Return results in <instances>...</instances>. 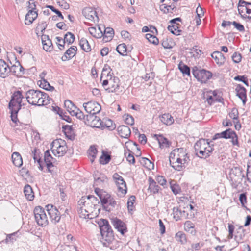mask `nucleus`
<instances>
[{"mask_svg": "<svg viewBox=\"0 0 251 251\" xmlns=\"http://www.w3.org/2000/svg\"><path fill=\"white\" fill-rule=\"evenodd\" d=\"M99 224L101 236L100 241L104 246L108 247L114 239L112 228L106 219H101Z\"/></svg>", "mask_w": 251, "mask_h": 251, "instance_id": "1", "label": "nucleus"}, {"mask_svg": "<svg viewBox=\"0 0 251 251\" xmlns=\"http://www.w3.org/2000/svg\"><path fill=\"white\" fill-rule=\"evenodd\" d=\"M78 211L81 214V217L84 218H89V215L90 213L94 212L96 206L90 201L87 196H83L78 201Z\"/></svg>", "mask_w": 251, "mask_h": 251, "instance_id": "2", "label": "nucleus"}, {"mask_svg": "<svg viewBox=\"0 0 251 251\" xmlns=\"http://www.w3.org/2000/svg\"><path fill=\"white\" fill-rule=\"evenodd\" d=\"M40 90L30 89L25 93V98L27 101L30 104L35 106H44L47 105L48 101L46 102L41 101L42 95Z\"/></svg>", "mask_w": 251, "mask_h": 251, "instance_id": "3", "label": "nucleus"}, {"mask_svg": "<svg viewBox=\"0 0 251 251\" xmlns=\"http://www.w3.org/2000/svg\"><path fill=\"white\" fill-rule=\"evenodd\" d=\"M192 73L194 77L201 83H206L212 76V73L204 69H199L195 66L192 68Z\"/></svg>", "mask_w": 251, "mask_h": 251, "instance_id": "4", "label": "nucleus"}, {"mask_svg": "<svg viewBox=\"0 0 251 251\" xmlns=\"http://www.w3.org/2000/svg\"><path fill=\"white\" fill-rule=\"evenodd\" d=\"M34 214L37 224L41 226H45L48 225L49 222L45 210L39 206L34 209Z\"/></svg>", "mask_w": 251, "mask_h": 251, "instance_id": "5", "label": "nucleus"}, {"mask_svg": "<svg viewBox=\"0 0 251 251\" xmlns=\"http://www.w3.org/2000/svg\"><path fill=\"white\" fill-rule=\"evenodd\" d=\"M112 177L118 187L117 194L118 196L124 197L127 193V189L124 178L117 173L113 175Z\"/></svg>", "mask_w": 251, "mask_h": 251, "instance_id": "6", "label": "nucleus"}, {"mask_svg": "<svg viewBox=\"0 0 251 251\" xmlns=\"http://www.w3.org/2000/svg\"><path fill=\"white\" fill-rule=\"evenodd\" d=\"M24 98L21 91L15 92L11 96V99L8 104V108L21 109L24 104H22V99Z\"/></svg>", "mask_w": 251, "mask_h": 251, "instance_id": "7", "label": "nucleus"}, {"mask_svg": "<svg viewBox=\"0 0 251 251\" xmlns=\"http://www.w3.org/2000/svg\"><path fill=\"white\" fill-rule=\"evenodd\" d=\"M46 210L48 212L51 222L56 224L60 220V213L57 208L52 204H48L46 206Z\"/></svg>", "mask_w": 251, "mask_h": 251, "instance_id": "8", "label": "nucleus"}, {"mask_svg": "<svg viewBox=\"0 0 251 251\" xmlns=\"http://www.w3.org/2000/svg\"><path fill=\"white\" fill-rule=\"evenodd\" d=\"M30 5L33 4L34 7H30V9L28 13L26 14L25 24L26 25H30L37 18L38 13L37 11H34L36 9V5L33 0H30L28 2Z\"/></svg>", "mask_w": 251, "mask_h": 251, "instance_id": "9", "label": "nucleus"}, {"mask_svg": "<svg viewBox=\"0 0 251 251\" xmlns=\"http://www.w3.org/2000/svg\"><path fill=\"white\" fill-rule=\"evenodd\" d=\"M209 142V139H200L195 144L194 148L196 155L199 158L202 155L205 154V152L203 151L204 149L207 146V144Z\"/></svg>", "mask_w": 251, "mask_h": 251, "instance_id": "10", "label": "nucleus"}, {"mask_svg": "<svg viewBox=\"0 0 251 251\" xmlns=\"http://www.w3.org/2000/svg\"><path fill=\"white\" fill-rule=\"evenodd\" d=\"M169 157L180 158H183V162L188 163L190 161L189 157L186 152V149L184 148H176L173 150L170 154Z\"/></svg>", "mask_w": 251, "mask_h": 251, "instance_id": "11", "label": "nucleus"}, {"mask_svg": "<svg viewBox=\"0 0 251 251\" xmlns=\"http://www.w3.org/2000/svg\"><path fill=\"white\" fill-rule=\"evenodd\" d=\"M85 122L91 126L103 129V120L96 115H86Z\"/></svg>", "mask_w": 251, "mask_h": 251, "instance_id": "12", "label": "nucleus"}, {"mask_svg": "<svg viewBox=\"0 0 251 251\" xmlns=\"http://www.w3.org/2000/svg\"><path fill=\"white\" fill-rule=\"evenodd\" d=\"M222 138L226 139H231V143L233 145L239 146L238 137L236 133L231 128H228L221 132Z\"/></svg>", "mask_w": 251, "mask_h": 251, "instance_id": "13", "label": "nucleus"}, {"mask_svg": "<svg viewBox=\"0 0 251 251\" xmlns=\"http://www.w3.org/2000/svg\"><path fill=\"white\" fill-rule=\"evenodd\" d=\"M114 227L119 231L121 234L124 235L127 231L126 224L120 219L114 218L111 219Z\"/></svg>", "mask_w": 251, "mask_h": 251, "instance_id": "14", "label": "nucleus"}, {"mask_svg": "<svg viewBox=\"0 0 251 251\" xmlns=\"http://www.w3.org/2000/svg\"><path fill=\"white\" fill-rule=\"evenodd\" d=\"M120 79L118 77L113 76L112 78H109L110 87L106 89L108 92H119L121 91L120 90Z\"/></svg>", "mask_w": 251, "mask_h": 251, "instance_id": "15", "label": "nucleus"}, {"mask_svg": "<svg viewBox=\"0 0 251 251\" xmlns=\"http://www.w3.org/2000/svg\"><path fill=\"white\" fill-rule=\"evenodd\" d=\"M82 14L85 17L91 21H98L99 17L97 12L91 7H85L82 10Z\"/></svg>", "mask_w": 251, "mask_h": 251, "instance_id": "16", "label": "nucleus"}, {"mask_svg": "<svg viewBox=\"0 0 251 251\" xmlns=\"http://www.w3.org/2000/svg\"><path fill=\"white\" fill-rule=\"evenodd\" d=\"M100 195L99 198L103 209L106 211L110 212V209L109 208V206H107V204L108 203L109 200H110L112 197L111 195L106 191L102 192V193Z\"/></svg>", "mask_w": 251, "mask_h": 251, "instance_id": "17", "label": "nucleus"}, {"mask_svg": "<svg viewBox=\"0 0 251 251\" xmlns=\"http://www.w3.org/2000/svg\"><path fill=\"white\" fill-rule=\"evenodd\" d=\"M236 96L241 99L242 102L245 104L247 100V90L241 84H237L235 88Z\"/></svg>", "mask_w": 251, "mask_h": 251, "instance_id": "18", "label": "nucleus"}, {"mask_svg": "<svg viewBox=\"0 0 251 251\" xmlns=\"http://www.w3.org/2000/svg\"><path fill=\"white\" fill-rule=\"evenodd\" d=\"M10 73V68L2 59H0V77L3 78L9 76Z\"/></svg>", "mask_w": 251, "mask_h": 251, "instance_id": "19", "label": "nucleus"}, {"mask_svg": "<svg viewBox=\"0 0 251 251\" xmlns=\"http://www.w3.org/2000/svg\"><path fill=\"white\" fill-rule=\"evenodd\" d=\"M41 40L43 44V48L45 51L50 52L53 50V46L52 43L48 35L43 34L42 35Z\"/></svg>", "mask_w": 251, "mask_h": 251, "instance_id": "20", "label": "nucleus"}, {"mask_svg": "<svg viewBox=\"0 0 251 251\" xmlns=\"http://www.w3.org/2000/svg\"><path fill=\"white\" fill-rule=\"evenodd\" d=\"M77 50V48L76 46H73L69 48L65 52L64 54L61 58L63 61H66L71 59L76 54Z\"/></svg>", "mask_w": 251, "mask_h": 251, "instance_id": "21", "label": "nucleus"}, {"mask_svg": "<svg viewBox=\"0 0 251 251\" xmlns=\"http://www.w3.org/2000/svg\"><path fill=\"white\" fill-rule=\"evenodd\" d=\"M117 131L119 135L122 138H128L131 134L130 128L125 125H121L117 127Z\"/></svg>", "mask_w": 251, "mask_h": 251, "instance_id": "22", "label": "nucleus"}, {"mask_svg": "<svg viewBox=\"0 0 251 251\" xmlns=\"http://www.w3.org/2000/svg\"><path fill=\"white\" fill-rule=\"evenodd\" d=\"M211 57L214 59L216 64L219 66L223 65L226 61L224 55L219 51L213 52L211 54Z\"/></svg>", "mask_w": 251, "mask_h": 251, "instance_id": "23", "label": "nucleus"}, {"mask_svg": "<svg viewBox=\"0 0 251 251\" xmlns=\"http://www.w3.org/2000/svg\"><path fill=\"white\" fill-rule=\"evenodd\" d=\"M148 181L149 186L148 190L153 194L158 193L160 187L157 185L156 182L151 177L149 178Z\"/></svg>", "mask_w": 251, "mask_h": 251, "instance_id": "24", "label": "nucleus"}, {"mask_svg": "<svg viewBox=\"0 0 251 251\" xmlns=\"http://www.w3.org/2000/svg\"><path fill=\"white\" fill-rule=\"evenodd\" d=\"M154 137H156L157 140L159 147L160 148H168L171 144L170 142L166 137H164L162 135L155 134Z\"/></svg>", "mask_w": 251, "mask_h": 251, "instance_id": "25", "label": "nucleus"}, {"mask_svg": "<svg viewBox=\"0 0 251 251\" xmlns=\"http://www.w3.org/2000/svg\"><path fill=\"white\" fill-rule=\"evenodd\" d=\"M104 30L103 34V40L105 42H108L111 41L114 35V29L110 27H104Z\"/></svg>", "mask_w": 251, "mask_h": 251, "instance_id": "26", "label": "nucleus"}, {"mask_svg": "<svg viewBox=\"0 0 251 251\" xmlns=\"http://www.w3.org/2000/svg\"><path fill=\"white\" fill-rule=\"evenodd\" d=\"M112 69L107 64H105L102 69V72L100 75V80L102 78L104 77L105 78H112L113 73H111Z\"/></svg>", "mask_w": 251, "mask_h": 251, "instance_id": "27", "label": "nucleus"}, {"mask_svg": "<svg viewBox=\"0 0 251 251\" xmlns=\"http://www.w3.org/2000/svg\"><path fill=\"white\" fill-rule=\"evenodd\" d=\"M24 67L19 62H18V65H14L10 67V72L17 76L23 75L24 74Z\"/></svg>", "mask_w": 251, "mask_h": 251, "instance_id": "28", "label": "nucleus"}, {"mask_svg": "<svg viewBox=\"0 0 251 251\" xmlns=\"http://www.w3.org/2000/svg\"><path fill=\"white\" fill-rule=\"evenodd\" d=\"M12 160L13 164L16 167H20L23 164L22 156L18 152L13 153L12 155Z\"/></svg>", "mask_w": 251, "mask_h": 251, "instance_id": "29", "label": "nucleus"}, {"mask_svg": "<svg viewBox=\"0 0 251 251\" xmlns=\"http://www.w3.org/2000/svg\"><path fill=\"white\" fill-rule=\"evenodd\" d=\"M24 193L26 198L29 201H32L34 194L32 187L28 184L25 185L24 189Z\"/></svg>", "mask_w": 251, "mask_h": 251, "instance_id": "30", "label": "nucleus"}, {"mask_svg": "<svg viewBox=\"0 0 251 251\" xmlns=\"http://www.w3.org/2000/svg\"><path fill=\"white\" fill-rule=\"evenodd\" d=\"M211 142H212V141H209V142L207 144V146H206V148L204 149L203 151L205 152V154H203L202 155V156H201L200 158L204 159H206L207 158L209 157L212 154V153L214 150V145L211 144Z\"/></svg>", "mask_w": 251, "mask_h": 251, "instance_id": "31", "label": "nucleus"}, {"mask_svg": "<svg viewBox=\"0 0 251 251\" xmlns=\"http://www.w3.org/2000/svg\"><path fill=\"white\" fill-rule=\"evenodd\" d=\"M160 119L163 123L167 125H171L174 122L173 117L169 113L163 114L160 117Z\"/></svg>", "mask_w": 251, "mask_h": 251, "instance_id": "32", "label": "nucleus"}, {"mask_svg": "<svg viewBox=\"0 0 251 251\" xmlns=\"http://www.w3.org/2000/svg\"><path fill=\"white\" fill-rule=\"evenodd\" d=\"M185 213L184 210H181L178 207H174L173 208V218L176 221L179 220L181 217L184 216Z\"/></svg>", "mask_w": 251, "mask_h": 251, "instance_id": "33", "label": "nucleus"}, {"mask_svg": "<svg viewBox=\"0 0 251 251\" xmlns=\"http://www.w3.org/2000/svg\"><path fill=\"white\" fill-rule=\"evenodd\" d=\"M79 44L82 50L84 51L88 52L91 51V48L90 45L86 38H82L79 41Z\"/></svg>", "mask_w": 251, "mask_h": 251, "instance_id": "34", "label": "nucleus"}, {"mask_svg": "<svg viewBox=\"0 0 251 251\" xmlns=\"http://www.w3.org/2000/svg\"><path fill=\"white\" fill-rule=\"evenodd\" d=\"M179 24H173L168 26V30L175 35H179L182 30L179 29Z\"/></svg>", "mask_w": 251, "mask_h": 251, "instance_id": "35", "label": "nucleus"}, {"mask_svg": "<svg viewBox=\"0 0 251 251\" xmlns=\"http://www.w3.org/2000/svg\"><path fill=\"white\" fill-rule=\"evenodd\" d=\"M95 103L96 101H91L83 103V106L85 110L89 114L87 115H92V111L95 108Z\"/></svg>", "mask_w": 251, "mask_h": 251, "instance_id": "36", "label": "nucleus"}, {"mask_svg": "<svg viewBox=\"0 0 251 251\" xmlns=\"http://www.w3.org/2000/svg\"><path fill=\"white\" fill-rule=\"evenodd\" d=\"M94 178L95 180L94 185L96 186L101 185L107 179L106 176L103 174H100V176H98L97 174H95Z\"/></svg>", "mask_w": 251, "mask_h": 251, "instance_id": "37", "label": "nucleus"}, {"mask_svg": "<svg viewBox=\"0 0 251 251\" xmlns=\"http://www.w3.org/2000/svg\"><path fill=\"white\" fill-rule=\"evenodd\" d=\"M178 69L184 75H187V76L190 75V67L182 62L178 64Z\"/></svg>", "mask_w": 251, "mask_h": 251, "instance_id": "38", "label": "nucleus"}, {"mask_svg": "<svg viewBox=\"0 0 251 251\" xmlns=\"http://www.w3.org/2000/svg\"><path fill=\"white\" fill-rule=\"evenodd\" d=\"M103 128H107L109 130H113L116 128L115 124L113 123V121L109 119H105L104 121H103Z\"/></svg>", "mask_w": 251, "mask_h": 251, "instance_id": "39", "label": "nucleus"}, {"mask_svg": "<svg viewBox=\"0 0 251 251\" xmlns=\"http://www.w3.org/2000/svg\"><path fill=\"white\" fill-rule=\"evenodd\" d=\"M111 156L107 152L102 151V154L100 158V162L101 164H108L111 160Z\"/></svg>", "mask_w": 251, "mask_h": 251, "instance_id": "40", "label": "nucleus"}, {"mask_svg": "<svg viewBox=\"0 0 251 251\" xmlns=\"http://www.w3.org/2000/svg\"><path fill=\"white\" fill-rule=\"evenodd\" d=\"M44 161L46 164V166L48 168V171L51 173H52L53 170L51 169V168L54 167L53 165V161L55 160L51 155H50V157H46V158H44Z\"/></svg>", "mask_w": 251, "mask_h": 251, "instance_id": "41", "label": "nucleus"}, {"mask_svg": "<svg viewBox=\"0 0 251 251\" xmlns=\"http://www.w3.org/2000/svg\"><path fill=\"white\" fill-rule=\"evenodd\" d=\"M75 35L70 32H68L64 35L63 43L65 44L67 43L68 45L72 44L75 41Z\"/></svg>", "mask_w": 251, "mask_h": 251, "instance_id": "42", "label": "nucleus"}, {"mask_svg": "<svg viewBox=\"0 0 251 251\" xmlns=\"http://www.w3.org/2000/svg\"><path fill=\"white\" fill-rule=\"evenodd\" d=\"M140 163L143 166L149 170L154 168V164L147 158L142 157L140 160Z\"/></svg>", "mask_w": 251, "mask_h": 251, "instance_id": "43", "label": "nucleus"}, {"mask_svg": "<svg viewBox=\"0 0 251 251\" xmlns=\"http://www.w3.org/2000/svg\"><path fill=\"white\" fill-rule=\"evenodd\" d=\"M176 240L179 242L181 244H184L186 243V235L182 231H179L176 234Z\"/></svg>", "mask_w": 251, "mask_h": 251, "instance_id": "44", "label": "nucleus"}, {"mask_svg": "<svg viewBox=\"0 0 251 251\" xmlns=\"http://www.w3.org/2000/svg\"><path fill=\"white\" fill-rule=\"evenodd\" d=\"M184 225V229L186 231L189 232L191 233H193V232H194V233L195 232L194 224L190 221H186Z\"/></svg>", "mask_w": 251, "mask_h": 251, "instance_id": "45", "label": "nucleus"}, {"mask_svg": "<svg viewBox=\"0 0 251 251\" xmlns=\"http://www.w3.org/2000/svg\"><path fill=\"white\" fill-rule=\"evenodd\" d=\"M62 143L64 144V145H61V146L58 149H56L55 152L56 151V153L58 155V156H62L66 153L67 151V147L65 145V143H64V141H61Z\"/></svg>", "mask_w": 251, "mask_h": 251, "instance_id": "46", "label": "nucleus"}, {"mask_svg": "<svg viewBox=\"0 0 251 251\" xmlns=\"http://www.w3.org/2000/svg\"><path fill=\"white\" fill-rule=\"evenodd\" d=\"M88 30L90 34L95 38H100L103 36V34L100 31L98 32L97 29L95 27H89Z\"/></svg>", "mask_w": 251, "mask_h": 251, "instance_id": "47", "label": "nucleus"}, {"mask_svg": "<svg viewBox=\"0 0 251 251\" xmlns=\"http://www.w3.org/2000/svg\"><path fill=\"white\" fill-rule=\"evenodd\" d=\"M10 111L11 120L15 123L18 121L17 118V114L20 109L11 108H9Z\"/></svg>", "mask_w": 251, "mask_h": 251, "instance_id": "48", "label": "nucleus"}, {"mask_svg": "<svg viewBox=\"0 0 251 251\" xmlns=\"http://www.w3.org/2000/svg\"><path fill=\"white\" fill-rule=\"evenodd\" d=\"M146 38L154 45H157L159 43L158 39L154 35L151 33H147L145 35Z\"/></svg>", "mask_w": 251, "mask_h": 251, "instance_id": "49", "label": "nucleus"}, {"mask_svg": "<svg viewBox=\"0 0 251 251\" xmlns=\"http://www.w3.org/2000/svg\"><path fill=\"white\" fill-rule=\"evenodd\" d=\"M242 172L239 167H234L230 170V174L237 177H244V175L242 174Z\"/></svg>", "mask_w": 251, "mask_h": 251, "instance_id": "50", "label": "nucleus"}, {"mask_svg": "<svg viewBox=\"0 0 251 251\" xmlns=\"http://www.w3.org/2000/svg\"><path fill=\"white\" fill-rule=\"evenodd\" d=\"M117 51L121 55L124 56L127 51L126 46L125 43L121 44L116 48Z\"/></svg>", "mask_w": 251, "mask_h": 251, "instance_id": "51", "label": "nucleus"}, {"mask_svg": "<svg viewBox=\"0 0 251 251\" xmlns=\"http://www.w3.org/2000/svg\"><path fill=\"white\" fill-rule=\"evenodd\" d=\"M135 200H136V197L134 195H132L129 198V199L128 200L127 203V208H128V211H132L133 210L134 203V202L135 201Z\"/></svg>", "mask_w": 251, "mask_h": 251, "instance_id": "52", "label": "nucleus"}, {"mask_svg": "<svg viewBox=\"0 0 251 251\" xmlns=\"http://www.w3.org/2000/svg\"><path fill=\"white\" fill-rule=\"evenodd\" d=\"M234 79L235 80H237V81L242 82L247 86H249L248 78H247V76H246L245 75H238L234 78Z\"/></svg>", "mask_w": 251, "mask_h": 251, "instance_id": "53", "label": "nucleus"}, {"mask_svg": "<svg viewBox=\"0 0 251 251\" xmlns=\"http://www.w3.org/2000/svg\"><path fill=\"white\" fill-rule=\"evenodd\" d=\"M230 118L232 119L233 120H238L239 118V112L238 109L234 107L231 109L230 112L228 114Z\"/></svg>", "mask_w": 251, "mask_h": 251, "instance_id": "54", "label": "nucleus"}, {"mask_svg": "<svg viewBox=\"0 0 251 251\" xmlns=\"http://www.w3.org/2000/svg\"><path fill=\"white\" fill-rule=\"evenodd\" d=\"M61 146V144L58 140H54L51 144V150L54 155H56L55 151Z\"/></svg>", "mask_w": 251, "mask_h": 251, "instance_id": "55", "label": "nucleus"}, {"mask_svg": "<svg viewBox=\"0 0 251 251\" xmlns=\"http://www.w3.org/2000/svg\"><path fill=\"white\" fill-rule=\"evenodd\" d=\"M72 116H75L77 118L82 120L84 119L86 121V115H84L82 111H81L79 109H77V111L74 112L72 111Z\"/></svg>", "mask_w": 251, "mask_h": 251, "instance_id": "56", "label": "nucleus"}, {"mask_svg": "<svg viewBox=\"0 0 251 251\" xmlns=\"http://www.w3.org/2000/svg\"><path fill=\"white\" fill-rule=\"evenodd\" d=\"M176 161L177 164H179L180 165H184L186 163H184L183 162V158H180L179 157L176 158L172 157H169V162L170 164H175Z\"/></svg>", "mask_w": 251, "mask_h": 251, "instance_id": "57", "label": "nucleus"}, {"mask_svg": "<svg viewBox=\"0 0 251 251\" xmlns=\"http://www.w3.org/2000/svg\"><path fill=\"white\" fill-rule=\"evenodd\" d=\"M128 151L129 153L127 155H126V153H125V155L126 157L127 161L132 164H134L135 163V158L133 156V153L131 151H130L129 150H128Z\"/></svg>", "mask_w": 251, "mask_h": 251, "instance_id": "58", "label": "nucleus"}, {"mask_svg": "<svg viewBox=\"0 0 251 251\" xmlns=\"http://www.w3.org/2000/svg\"><path fill=\"white\" fill-rule=\"evenodd\" d=\"M232 59L233 61L235 63L240 62L242 59L241 54L238 52H235L232 56Z\"/></svg>", "mask_w": 251, "mask_h": 251, "instance_id": "59", "label": "nucleus"}, {"mask_svg": "<svg viewBox=\"0 0 251 251\" xmlns=\"http://www.w3.org/2000/svg\"><path fill=\"white\" fill-rule=\"evenodd\" d=\"M156 181L159 183L160 185H162L164 187L166 185V179L165 177L162 176H158L156 177Z\"/></svg>", "mask_w": 251, "mask_h": 251, "instance_id": "60", "label": "nucleus"}, {"mask_svg": "<svg viewBox=\"0 0 251 251\" xmlns=\"http://www.w3.org/2000/svg\"><path fill=\"white\" fill-rule=\"evenodd\" d=\"M97 151V149L94 146H91L88 150L89 155L94 159L96 156Z\"/></svg>", "mask_w": 251, "mask_h": 251, "instance_id": "61", "label": "nucleus"}, {"mask_svg": "<svg viewBox=\"0 0 251 251\" xmlns=\"http://www.w3.org/2000/svg\"><path fill=\"white\" fill-rule=\"evenodd\" d=\"M117 205V201H115L114 198L112 197L110 200H109L107 206H109V208L110 209V211H112Z\"/></svg>", "mask_w": 251, "mask_h": 251, "instance_id": "62", "label": "nucleus"}, {"mask_svg": "<svg viewBox=\"0 0 251 251\" xmlns=\"http://www.w3.org/2000/svg\"><path fill=\"white\" fill-rule=\"evenodd\" d=\"M170 185L171 190L174 194L176 195L180 192L181 189L178 185L176 184H172L171 183Z\"/></svg>", "mask_w": 251, "mask_h": 251, "instance_id": "63", "label": "nucleus"}, {"mask_svg": "<svg viewBox=\"0 0 251 251\" xmlns=\"http://www.w3.org/2000/svg\"><path fill=\"white\" fill-rule=\"evenodd\" d=\"M232 25H233L234 27L240 32H244L245 28L243 25L240 24V23H238L236 21H233L232 23Z\"/></svg>", "mask_w": 251, "mask_h": 251, "instance_id": "64", "label": "nucleus"}]
</instances>
